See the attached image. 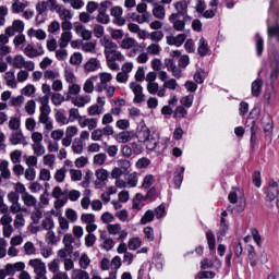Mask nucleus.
I'll use <instances>...</instances> for the list:
<instances>
[{
  "label": "nucleus",
  "instance_id": "393cba45",
  "mask_svg": "<svg viewBox=\"0 0 279 279\" xmlns=\"http://www.w3.org/2000/svg\"><path fill=\"white\" fill-rule=\"evenodd\" d=\"M146 88L150 95H157L159 97H165V95H166V89L160 88V85L156 82L147 83Z\"/></svg>",
  "mask_w": 279,
  "mask_h": 279
},
{
  "label": "nucleus",
  "instance_id": "3c124183",
  "mask_svg": "<svg viewBox=\"0 0 279 279\" xmlns=\"http://www.w3.org/2000/svg\"><path fill=\"white\" fill-rule=\"evenodd\" d=\"M106 160H108V155L105 153H98L93 158V163L96 165V167H104L106 165Z\"/></svg>",
  "mask_w": 279,
  "mask_h": 279
},
{
  "label": "nucleus",
  "instance_id": "6e6d98bb",
  "mask_svg": "<svg viewBox=\"0 0 279 279\" xmlns=\"http://www.w3.org/2000/svg\"><path fill=\"white\" fill-rule=\"evenodd\" d=\"M147 149H156L158 145V136L156 134H150L147 140L144 141Z\"/></svg>",
  "mask_w": 279,
  "mask_h": 279
},
{
  "label": "nucleus",
  "instance_id": "8fccbe9b",
  "mask_svg": "<svg viewBox=\"0 0 279 279\" xmlns=\"http://www.w3.org/2000/svg\"><path fill=\"white\" fill-rule=\"evenodd\" d=\"M54 121H57V123H59V125H69V118L62 110H58L54 113Z\"/></svg>",
  "mask_w": 279,
  "mask_h": 279
},
{
  "label": "nucleus",
  "instance_id": "ea45409f",
  "mask_svg": "<svg viewBox=\"0 0 279 279\" xmlns=\"http://www.w3.org/2000/svg\"><path fill=\"white\" fill-rule=\"evenodd\" d=\"M22 202L24 206H27L28 208L36 207V204H38V199H36L34 195L29 194V192L22 196Z\"/></svg>",
  "mask_w": 279,
  "mask_h": 279
},
{
  "label": "nucleus",
  "instance_id": "37998d69",
  "mask_svg": "<svg viewBox=\"0 0 279 279\" xmlns=\"http://www.w3.org/2000/svg\"><path fill=\"white\" fill-rule=\"evenodd\" d=\"M82 51H85V53H97V41H86L82 44Z\"/></svg>",
  "mask_w": 279,
  "mask_h": 279
},
{
  "label": "nucleus",
  "instance_id": "a18cd8bd",
  "mask_svg": "<svg viewBox=\"0 0 279 279\" xmlns=\"http://www.w3.org/2000/svg\"><path fill=\"white\" fill-rule=\"evenodd\" d=\"M135 23L143 25L145 23H151V13H138L134 17Z\"/></svg>",
  "mask_w": 279,
  "mask_h": 279
},
{
  "label": "nucleus",
  "instance_id": "bb28decb",
  "mask_svg": "<svg viewBox=\"0 0 279 279\" xmlns=\"http://www.w3.org/2000/svg\"><path fill=\"white\" fill-rule=\"evenodd\" d=\"M38 121L44 125V129L47 132H51V130H53V121L49 118V114L39 113Z\"/></svg>",
  "mask_w": 279,
  "mask_h": 279
},
{
  "label": "nucleus",
  "instance_id": "09e8293b",
  "mask_svg": "<svg viewBox=\"0 0 279 279\" xmlns=\"http://www.w3.org/2000/svg\"><path fill=\"white\" fill-rule=\"evenodd\" d=\"M160 51H162V48L160 47V44L153 43L147 46L146 53L148 56H160Z\"/></svg>",
  "mask_w": 279,
  "mask_h": 279
},
{
  "label": "nucleus",
  "instance_id": "864d4df0",
  "mask_svg": "<svg viewBox=\"0 0 279 279\" xmlns=\"http://www.w3.org/2000/svg\"><path fill=\"white\" fill-rule=\"evenodd\" d=\"M9 130H12V132L21 131V118L11 117L9 120Z\"/></svg>",
  "mask_w": 279,
  "mask_h": 279
},
{
  "label": "nucleus",
  "instance_id": "052dcab7",
  "mask_svg": "<svg viewBox=\"0 0 279 279\" xmlns=\"http://www.w3.org/2000/svg\"><path fill=\"white\" fill-rule=\"evenodd\" d=\"M163 90H178L180 88V85L178 84V81L175 78H169L168 81L163 82L162 85Z\"/></svg>",
  "mask_w": 279,
  "mask_h": 279
},
{
  "label": "nucleus",
  "instance_id": "c756f323",
  "mask_svg": "<svg viewBox=\"0 0 279 279\" xmlns=\"http://www.w3.org/2000/svg\"><path fill=\"white\" fill-rule=\"evenodd\" d=\"M73 106L77 108H84L86 104H90V98L88 96L77 95L71 98Z\"/></svg>",
  "mask_w": 279,
  "mask_h": 279
},
{
  "label": "nucleus",
  "instance_id": "e433bc0d",
  "mask_svg": "<svg viewBox=\"0 0 279 279\" xmlns=\"http://www.w3.org/2000/svg\"><path fill=\"white\" fill-rule=\"evenodd\" d=\"M82 119H84V116L80 114V109L71 108L69 110V118H68L69 123H75V121H77L80 125V121H82Z\"/></svg>",
  "mask_w": 279,
  "mask_h": 279
},
{
  "label": "nucleus",
  "instance_id": "a19ab883",
  "mask_svg": "<svg viewBox=\"0 0 279 279\" xmlns=\"http://www.w3.org/2000/svg\"><path fill=\"white\" fill-rule=\"evenodd\" d=\"M271 69L270 80L274 82V80H278L279 75V56H275L274 59H271Z\"/></svg>",
  "mask_w": 279,
  "mask_h": 279
},
{
  "label": "nucleus",
  "instance_id": "f03ea898",
  "mask_svg": "<svg viewBox=\"0 0 279 279\" xmlns=\"http://www.w3.org/2000/svg\"><path fill=\"white\" fill-rule=\"evenodd\" d=\"M120 49L130 50L129 58L136 57V53H138V48L141 47V44L136 41L133 37H124L119 41Z\"/></svg>",
  "mask_w": 279,
  "mask_h": 279
},
{
  "label": "nucleus",
  "instance_id": "5701e85b",
  "mask_svg": "<svg viewBox=\"0 0 279 279\" xmlns=\"http://www.w3.org/2000/svg\"><path fill=\"white\" fill-rule=\"evenodd\" d=\"M151 135L149 128L145 124V122H141L137 128V138L140 143H145L147 138Z\"/></svg>",
  "mask_w": 279,
  "mask_h": 279
},
{
  "label": "nucleus",
  "instance_id": "aec40b11",
  "mask_svg": "<svg viewBox=\"0 0 279 279\" xmlns=\"http://www.w3.org/2000/svg\"><path fill=\"white\" fill-rule=\"evenodd\" d=\"M174 10H177V14L180 16L189 15V5H191V0H180L175 2Z\"/></svg>",
  "mask_w": 279,
  "mask_h": 279
},
{
  "label": "nucleus",
  "instance_id": "b1692460",
  "mask_svg": "<svg viewBox=\"0 0 279 279\" xmlns=\"http://www.w3.org/2000/svg\"><path fill=\"white\" fill-rule=\"evenodd\" d=\"M4 269H5L7 276H14L16 271H23V269H25V263L17 262L15 264H7Z\"/></svg>",
  "mask_w": 279,
  "mask_h": 279
},
{
  "label": "nucleus",
  "instance_id": "bf43d9fd",
  "mask_svg": "<svg viewBox=\"0 0 279 279\" xmlns=\"http://www.w3.org/2000/svg\"><path fill=\"white\" fill-rule=\"evenodd\" d=\"M239 195H243V191L240 190L239 187H233L228 196L230 204H236V201L239 199Z\"/></svg>",
  "mask_w": 279,
  "mask_h": 279
},
{
  "label": "nucleus",
  "instance_id": "dca6fc26",
  "mask_svg": "<svg viewBox=\"0 0 279 279\" xmlns=\"http://www.w3.org/2000/svg\"><path fill=\"white\" fill-rule=\"evenodd\" d=\"M28 267L33 268L34 274H43L47 271V264L40 258H34L28 262Z\"/></svg>",
  "mask_w": 279,
  "mask_h": 279
},
{
  "label": "nucleus",
  "instance_id": "603ef678",
  "mask_svg": "<svg viewBox=\"0 0 279 279\" xmlns=\"http://www.w3.org/2000/svg\"><path fill=\"white\" fill-rule=\"evenodd\" d=\"M251 90L253 97H258L260 95V90H263V80H256L251 85Z\"/></svg>",
  "mask_w": 279,
  "mask_h": 279
},
{
  "label": "nucleus",
  "instance_id": "338daca9",
  "mask_svg": "<svg viewBox=\"0 0 279 279\" xmlns=\"http://www.w3.org/2000/svg\"><path fill=\"white\" fill-rule=\"evenodd\" d=\"M32 149H33L35 156H37V157L45 156V154H47V149L45 148V145H43V144H32Z\"/></svg>",
  "mask_w": 279,
  "mask_h": 279
},
{
  "label": "nucleus",
  "instance_id": "20e7f679",
  "mask_svg": "<svg viewBox=\"0 0 279 279\" xmlns=\"http://www.w3.org/2000/svg\"><path fill=\"white\" fill-rule=\"evenodd\" d=\"M107 231L111 236H117V241H125L128 239V230L123 229L121 223H113L107 226Z\"/></svg>",
  "mask_w": 279,
  "mask_h": 279
},
{
  "label": "nucleus",
  "instance_id": "a878e982",
  "mask_svg": "<svg viewBox=\"0 0 279 279\" xmlns=\"http://www.w3.org/2000/svg\"><path fill=\"white\" fill-rule=\"evenodd\" d=\"M63 77L66 84H77V76H75V72H73V68L71 65H65Z\"/></svg>",
  "mask_w": 279,
  "mask_h": 279
},
{
  "label": "nucleus",
  "instance_id": "9d476101",
  "mask_svg": "<svg viewBox=\"0 0 279 279\" xmlns=\"http://www.w3.org/2000/svg\"><path fill=\"white\" fill-rule=\"evenodd\" d=\"M95 175H96V181H95V186L96 189H104V186H106V180H108V175L109 172L108 170L104 169V168H99L95 171Z\"/></svg>",
  "mask_w": 279,
  "mask_h": 279
},
{
  "label": "nucleus",
  "instance_id": "c9c22d12",
  "mask_svg": "<svg viewBox=\"0 0 279 279\" xmlns=\"http://www.w3.org/2000/svg\"><path fill=\"white\" fill-rule=\"evenodd\" d=\"M97 77L98 76H92L89 78H87L83 85V90L84 93H86L87 95H90L94 93L95 90V82H97Z\"/></svg>",
  "mask_w": 279,
  "mask_h": 279
},
{
  "label": "nucleus",
  "instance_id": "ddd939ff",
  "mask_svg": "<svg viewBox=\"0 0 279 279\" xmlns=\"http://www.w3.org/2000/svg\"><path fill=\"white\" fill-rule=\"evenodd\" d=\"M100 82L96 85L97 93H104V87L112 82V74L108 72H100L98 74Z\"/></svg>",
  "mask_w": 279,
  "mask_h": 279
},
{
  "label": "nucleus",
  "instance_id": "c03bdc74",
  "mask_svg": "<svg viewBox=\"0 0 279 279\" xmlns=\"http://www.w3.org/2000/svg\"><path fill=\"white\" fill-rule=\"evenodd\" d=\"M25 8H27V2H21V0H16L11 5V12H13V14H21V12L25 11Z\"/></svg>",
  "mask_w": 279,
  "mask_h": 279
},
{
  "label": "nucleus",
  "instance_id": "412c9836",
  "mask_svg": "<svg viewBox=\"0 0 279 279\" xmlns=\"http://www.w3.org/2000/svg\"><path fill=\"white\" fill-rule=\"evenodd\" d=\"M99 69H101V61H99L97 58H90L84 64L85 73H95V71H99Z\"/></svg>",
  "mask_w": 279,
  "mask_h": 279
},
{
  "label": "nucleus",
  "instance_id": "f257e3e1",
  "mask_svg": "<svg viewBox=\"0 0 279 279\" xmlns=\"http://www.w3.org/2000/svg\"><path fill=\"white\" fill-rule=\"evenodd\" d=\"M169 21L175 32H184L186 23H191L193 17H191V15H183V20H181L180 13H172L169 16Z\"/></svg>",
  "mask_w": 279,
  "mask_h": 279
},
{
  "label": "nucleus",
  "instance_id": "7c9ffc66",
  "mask_svg": "<svg viewBox=\"0 0 279 279\" xmlns=\"http://www.w3.org/2000/svg\"><path fill=\"white\" fill-rule=\"evenodd\" d=\"M60 21H72L75 13L71 9H66V7H61L59 13H57Z\"/></svg>",
  "mask_w": 279,
  "mask_h": 279
},
{
  "label": "nucleus",
  "instance_id": "5fc2aeb1",
  "mask_svg": "<svg viewBox=\"0 0 279 279\" xmlns=\"http://www.w3.org/2000/svg\"><path fill=\"white\" fill-rule=\"evenodd\" d=\"M141 245H143V239H141L140 236L131 238L128 241V247L131 251L138 250Z\"/></svg>",
  "mask_w": 279,
  "mask_h": 279
},
{
  "label": "nucleus",
  "instance_id": "423d86ee",
  "mask_svg": "<svg viewBox=\"0 0 279 279\" xmlns=\"http://www.w3.org/2000/svg\"><path fill=\"white\" fill-rule=\"evenodd\" d=\"M129 88L134 95L133 104H143V101H145V94L143 93V86L141 84L131 82Z\"/></svg>",
  "mask_w": 279,
  "mask_h": 279
},
{
  "label": "nucleus",
  "instance_id": "f3484780",
  "mask_svg": "<svg viewBox=\"0 0 279 279\" xmlns=\"http://www.w3.org/2000/svg\"><path fill=\"white\" fill-rule=\"evenodd\" d=\"M279 193V184L278 182L271 180L268 183L266 189V197L269 202H274L276 199V195Z\"/></svg>",
  "mask_w": 279,
  "mask_h": 279
},
{
  "label": "nucleus",
  "instance_id": "69168bd1",
  "mask_svg": "<svg viewBox=\"0 0 279 279\" xmlns=\"http://www.w3.org/2000/svg\"><path fill=\"white\" fill-rule=\"evenodd\" d=\"M90 276L82 269L72 270L71 279H89Z\"/></svg>",
  "mask_w": 279,
  "mask_h": 279
},
{
  "label": "nucleus",
  "instance_id": "4d7b16f0",
  "mask_svg": "<svg viewBox=\"0 0 279 279\" xmlns=\"http://www.w3.org/2000/svg\"><path fill=\"white\" fill-rule=\"evenodd\" d=\"M104 111H105L104 108L100 107L99 105H92L87 109V113L89 114V117H99L104 114Z\"/></svg>",
  "mask_w": 279,
  "mask_h": 279
},
{
  "label": "nucleus",
  "instance_id": "9b49d317",
  "mask_svg": "<svg viewBox=\"0 0 279 279\" xmlns=\"http://www.w3.org/2000/svg\"><path fill=\"white\" fill-rule=\"evenodd\" d=\"M184 40H186V34L184 33L178 34L177 36L169 35L166 37V43L170 47H182Z\"/></svg>",
  "mask_w": 279,
  "mask_h": 279
},
{
  "label": "nucleus",
  "instance_id": "f8f14e48",
  "mask_svg": "<svg viewBox=\"0 0 279 279\" xmlns=\"http://www.w3.org/2000/svg\"><path fill=\"white\" fill-rule=\"evenodd\" d=\"M25 29V23L21 20L13 21L12 25L7 27L5 34L7 36H14V34H23V31Z\"/></svg>",
  "mask_w": 279,
  "mask_h": 279
},
{
  "label": "nucleus",
  "instance_id": "680f3d73",
  "mask_svg": "<svg viewBox=\"0 0 279 279\" xmlns=\"http://www.w3.org/2000/svg\"><path fill=\"white\" fill-rule=\"evenodd\" d=\"M43 162L45 167H49V169H53V166L56 165V155L53 154L44 155Z\"/></svg>",
  "mask_w": 279,
  "mask_h": 279
},
{
  "label": "nucleus",
  "instance_id": "473e14b6",
  "mask_svg": "<svg viewBox=\"0 0 279 279\" xmlns=\"http://www.w3.org/2000/svg\"><path fill=\"white\" fill-rule=\"evenodd\" d=\"M27 36H29V38H36L37 40H45V38H47V33L40 28H29L27 31Z\"/></svg>",
  "mask_w": 279,
  "mask_h": 279
},
{
  "label": "nucleus",
  "instance_id": "c85d7f7f",
  "mask_svg": "<svg viewBox=\"0 0 279 279\" xmlns=\"http://www.w3.org/2000/svg\"><path fill=\"white\" fill-rule=\"evenodd\" d=\"M134 138V133L131 131H122L118 135H116L117 143H130Z\"/></svg>",
  "mask_w": 279,
  "mask_h": 279
},
{
  "label": "nucleus",
  "instance_id": "49530a36",
  "mask_svg": "<svg viewBox=\"0 0 279 279\" xmlns=\"http://www.w3.org/2000/svg\"><path fill=\"white\" fill-rule=\"evenodd\" d=\"M198 54H201L202 57L204 56H208V41L204 38L201 37L198 40V48H197Z\"/></svg>",
  "mask_w": 279,
  "mask_h": 279
},
{
  "label": "nucleus",
  "instance_id": "39448f33",
  "mask_svg": "<svg viewBox=\"0 0 279 279\" xmlns=\"http://www.w3.org/2000/svg\"><path fill=\"white\" fill-rule=\"evenodd\" d=\"M12 64L15 69H25L26 71H34V69H36V63L25 60L23 54H16L13 58Z\"/></svg>",
  "mask_w": 279,
  "mask_h": 279
},
{
  "label": "nucleus",
  "instance_id": "e2e57ef3",
  "mask_svg": "<svg viewBox=\"0 0 279 279\" xmlns=\"http://www.w3.org/2000/svg\"><path fill=\"white\" fill-rule=\"evenodd\" d=\"M78 265L81 269H88V267H90V257H88V254L86 253L81 254V257L78 259Z\"/></svg>",
  "mask_w": 279,
  "mask_h": 279
},
{
  "label": "nucleus",
  "instance_id": "72a5a7b5",
  "mask_svg": "<svg viewBox=\"0 0 279 279\" xmlns=\"http://www.w3.org/2000/svg\"><path fill=\"white\" fill-rule=\"evenodd\" d=\"M82 93V86L77 83H72L68 86L66 99H72L73 96L77 97Z\"/></svg>",
  "mask_w": 279,
  "mask_h": 279
},
{
  "label": "nucleus",
  "instance_id": "a211bd4d",
  "mask_svg": "<svg viewBox=\"0 0 279 279\" xmlns=\"http://www.w3.org/2000/svg\"><path fill=\"white\" fill-rule=\"evenodd\" d=\"M264 104L268 108H271L276 104V89H274V86H268L264 93Z\"/></svg>",
  "mask_w": 279,
  "mask_h": 279
},
{
  "label": "nucleus",
  "instance_id": "58836bf2",
  "mask_svg": "<svg viewBox=\"0 0 279 279\" xmlns=\"http://www.w3.org/2000/svg\"><path fill=\"white\" fill-rule=\"evenodd\" d=\"M262 123L264 125L265 134L272 135L274 134V121L271 120V117H269V116L264 117Z\"/></svg>",
  "mask_w": 279,
  "mask_h": 279
},
{
  "label": "nucleus",
  "instance_id": "4468645a",
  "mask_svg": "<svg viewBox=\"0 0 279 279\" xmlns=\"http://www.w3.org/2000/svg\"><path fill=\"white\" fill-rule=\"evenodd\" d=\"M74 32L77 36L83 38V40H90L93 38V32L83 24L75 23L74 24Z\"/></svg>",
  "mask_w": 279,
  "mask_h": 279
},
{
  "label": "nucleus",
  "instance_id": "4c0bfd02",
  "mask_svg": "<svg viewBox=\"0 0 279 279\" xmlns=\"http://www.w3.org/2000/svg\"><path fill=\"white\" fill-rule=\"evenodd\" d=\"M10 162L8 160H3L0 162V173L4 180H10L12 178V172L10 171Z\"/></svg>",
  "mask_w": 279,
  "mask_h": 279
},
{
  "label": "nucleus",
  "instance_id": "0e129e2a",
  "mask_svg": "<svg viewBox=\"0 0 279 279\" xmlns=\"http://www.w3.org/2000/svg\"><path fill=\"white\" fill-rule=\"evenodd\" d=\"M73 154H82L84 151V142L80 138H75L72 144Z\"/></svg>",
  "mask_w": 279,
  "mask_h": 279
},
{
  "label": "nucleus",
  "instance_id": "2eb2a0df",
  "mask_svg": "<svg viewBox=\"0 0 279 279\" xmlns=\"http://www.w3.org/2000/svg\"><path fill=\"white\" fill-rule=\"evenodd\" d=\"M2 78L5 83V85L9 87V88H19V85H17V81H16V74H15V71L14 70H9L7 71L3 75H2Z\"/></svg>",
  "mask_w": 279,
  "mask_h": 279
},
{
  "label": "nucleus",
  "instance_id": "13d9d810",
  "mask_svg": "<svg viewBox=\"0 0 279 279\" xmlns=\"http://www.w3.org/2000/svg\"><path fill=\"white\" fill-rule=\"evenodd\" d=\"M60 71L58 70H46L44 72V78L48 80L49 82H54V80H59Z\"/></svg>",
  "mask_w": 279,
  "mask_h": 279
},
{
  "label": "nucleus",
  "instance_id": "4be33fe9",
  "mask_svg": "<svg viewBox=\"0 0 279 279\" xmlns=\"http://www.w3.org/2000/svg\"><path fill=\"white\" fill-rule=\"evenodd\" d=\"M99 123V120L97 118H88L84 116L80 120V128H87L89 131L96 130L97 125Z\"/></svg>",
  "mask_w": 279,
  "mask_h": 279
},
{
  "label": "nucleus",
  "instance_id": "6ab92c4d",
  "mask_svg": "<svg viewBox=\"0 0 279 279\" xmlns=\"http://www.w3.org/2000/svg\"><path fill=\"white\" fill-rule=\"evenodd\" d=\"M9 141L11 145H27V140L23 135V131H12Z\"/></svg>",
  "mask_w": 279,
  "mask_h": 279
},
{
  "label": "nucleus",
  "instance_id": "6e6552de",
  "mask_svg": "<svg viewBox=\"0 0 279 279\" xmlns=\"http://www.w3.org/2000/svg\"><path fill=\"white\" fill-rule=\"evenodd\" d=\"M110 14L113 16V24L118 27L125 25V17H123V8L116 5L110 9Z\"/></svg>",
  "mask_w": 279,
  "mask_h": 279
},
{
  "label": "nucleus",
  "instance_id": "1a4fd4ad",
  "mask_svg": "<svg viewBox=\"0 0 279 279\" xmlns=\"http://www.w3.org/2000/svg\"><path fill=\"white\" fill-rule=\"evenodd\" d=\"M45 53V50L43 49V45L36 44L34 45L28 44L24 48V54H26L27 58H38L39 56H43Z\"/></svg>",
  "mask_w": 279,
  "mask_h": 279
},
{
  "label": "nucleus",
  "instance_id": "7ed1b4c3",
  "mask_svg": "<svg viewBox=\"0 0 279 279\" xmlns=\"http://www.w3.org/2000/svg\"><path fill=\"white\" fill-rule=\"evenodd\" d=\"M48 3L45 0L38 1L35 5L36 16L35 23L36 25H43L45 21H47V16L49 14V9L47 8Z\"/></svg>",
  "mask_w": 279,
  "mask_h": 279
},
{
  "label": "nucleus",
  "instance_id": "f704fd0d",
  "mask_svg": "<svg viewBox=\"0 0 279 279\" xmlns=\"http://www.w3.org/2000/svg\"><path fill=\"white\" fill-rule=\"evenodd\" d=\"M71 38H73V33L71 32H63L59 38V47L61 49H64L69 47V44L71 43Z\"/></svg>",
  "mask_w": 279,
  "mask_h": 279
},
{
  "label": "nucleus",
  "instance_id": "de8ad7c7",
  "mask_svg": "<svg viewBox=\"0 0 279 279\" xmlns=\"http://www.w3.org/2000/svg\"><path fill=\"white\" fill-rule=\"evenodd\" d=\"M126 186L128 189H136L138 186V173L132 172L128 175Z\"/></svg>",
  "mask_w": 279,
  "mask_h": 279
},
{
  "label": "nucleus",
  "instance_id": "cd10ccee",
  "mask_svg": "<svg viewBox=\"0 0 279 279\" xmlns=\"http://www.w3.org/2000/svg\"><path fill=\"white\" fill-rule=\"evenodd\" d=\"M153 16L159 21H165L167 19V10L162 4H155L153 8Z\"/></svg>",
  "mask_w": 279,
  "mask_h": 279
},
{
  "label": "nucleus",
  "instance_id": "79ce46f5",
  "mask_svg": "<svg viewBox=\"0 0 279 279\" xmlns=\"http://www.w3.org/2000/svg\"><path fill=\"white\" fill-rule=\"evenodd\" d=\"M23 252H24L25 256H36L38 251L36 250L34 242L27 241L23 245Z\"/></svg>",
  "mask_w": 279,
  "mask_h": 279
},
{
  "label": "nucleus",
  "instance_id": "0eeeda50",
  "mask_svg": "<svg viewBox=\"0 0 279 279\" xmlns=\"http://www.w3.org/2000/svg\"><path fill=\"white\" fill-rule=\"evenodd\" d=\"M100 45L104 47L105 58H112V53L119 49V45H117V43L112 41L108 37H102L100 39Z\"/></svg>",
  "mask_w": 279,
  "mask_h": 279
},
{
  "label": "nucleus",
  "instance_id": "774afa93",
  "mask_svg": "<svg viewBox=\"0 0 279 279\" xmlns=\"http://www.w3.org/2000/svg\"><path fill=\"white\" fill-rule=\"evenodd\" d=\"M268 38H276L279 41V25L268 26Z\"/></svg>",
  "mask_w": 279,
  "mask_h": 279
},
{
  "label": "nucleus",
  "instance_id": "2f4dec72",
  "mask_svg": "<svg viewBox=\"0 0 279 279\" xmlns=\"http://www.w3.org/2000/svg\"><path fill=\"white\" fill-rule=\"evenodd\" d=\"M184 166H179L174 171V184L180 189L182 186V182H184Z\"/></svg>",
  "mask_w": 279,
  "mask_h": 279
}]
</instances>
